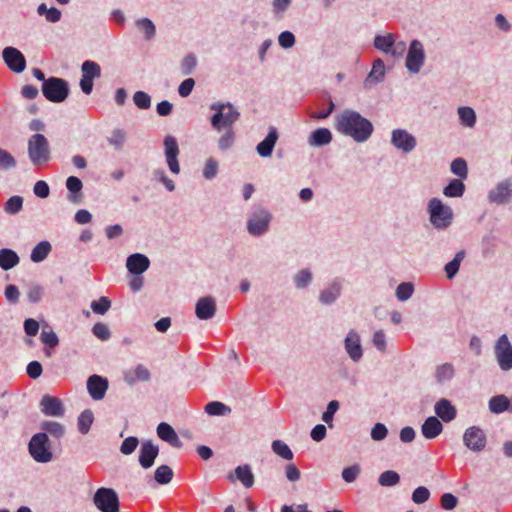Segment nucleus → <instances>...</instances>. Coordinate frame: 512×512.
<instances>
[{
	"mask_svg": "<svg viewBox=\"0 0 512 512\" xmlns=\"http://www.w3.org/2000/svg\"><path fill=\"white\" fill-rule=\"evenodd\" d=\"M334 128L344 136L351 137L357 143L366 142L372 135V122L352 109H344L335 116Z\"/></svg>",
	"mask_w": 512,
	"mask_h": 512,
	"instance_id": "f257e3e1",
	"label": "nucleus"
},
{
	"mask_svg": "<svg viewBox=\"0 0 512 512\" xmlns=\"http://www.w3.org/2000/svg\"><path fill=\"white\" fill-rule=\"evenodd\" d=\"M210 109L215 111L210 119L211 126L218 132L223 129H232L234 123L240 118V112L230 102H214L210 105Z\"/></svg>",
	"mask_w": 512,
	"mask_h": 512,
	"instance_id": "f03ea898",
	"label": "nucleus"
},
{
	"mask_svg": "<svg viewBox=\"0 0 512 512\" xmlns=\"http://www.w3.org/2000/svg\"><path fill=\"white\" fill-rule=\"evenodd\" d=\"M271 221V212L262 205H255L247 219V231L253 237H261L269 231Z\"/></svg>",
	"mask_w": 512,
	"mask_h": 512,
	"instance_id": "7ed1b4c3",
	"label": "nucleus"
},
{
	"mask_svg": "<svg viewBox=\"0 0 512 512\" xmlns=\"http://www.w3.org/2000/svg\"><path fill=\"white\" fill-rule=\"evenodd\" d=\"M427 212L432 226L437 230L447 229L453 221L454 213L450 206L440 199L432 198L428 201Z\"/></svg>",
	"mask_w": 512,
	"mask_h": 512,
	"instance_id": "20e7f679",
	"label": "nucleus"
},
{
	"mask_svg": "<svg viewBox=\"0 0 512 512\" xmlns=\"http://www.w3.org/2000/svg\"><path fill=\"white\" fill-rule=\"evenodd\" d=\"M28 452L37 463H49L54 458L51 441L45 432H38L31 437Z\"/></svg>",
	"mask_w": 512,
	"mask_h": 512,
	"instance_id": "39448f33",
	"label": "nucleus"
},
{
	"mask_svg": "<svg viewBox=\"0 0 512 512\" xmlns=\"http://www.w3.org/2000/svg\"><path fill=\"white\" fill-rule=\"evenodd\" d=\"M28 156L34 166H40L50 160L49 142L43 134H33L28 139Z\"/></svg>",
	"mask_w": 512,
	"mask_h": 512,
	"instance_id": "423d86ee",
	"label": "nucleus"
},
{
	"mask_svg": "<svg viewBox=\"0 0 512 512\" xmlns=\"http://www.w3.org/2000/svg\"><path fill=\"white\" fill-rule=\"evenodd\" d=\"M44 97L50 102L61 103L69 95L68 82L62 78L49 77L41 87Z\"/></svg>",
	"mask_w": 512,
	"mask_h": 512,
	"instance_id": "0eeeda50",
	"label": "nucleus"
},
{
	"mask_svg": "<svg viewBox=\"0 0 512 512\" xmlns=\"http://www.w3.org/2000/svg\"><path fill=\"white\" fill-rule=\"evenodd\" d=\"M93 502L101 512H119V497L112 488L97 489Z\"/></svg>",
	"mask_w": 512,
	"mask_h": 512,
	"instance_id": "6e6552de",
	"label": "nucleus"
},
{
	"mask_svg": "<svg viewBox=\"0 0 512 512\" xmlns=\"http://www.w3.org/2000/svg\"><path fill=\"white\" fill-rule=\"evenodd\" d=\"M101 77V67L93 60H86L81 65V79L79 86L85 95L93 91L94 80Z\"/></svg>",
	"mask_w": 512,
	"mask_h": 512,
	"instance_id": "1a4fd4ad",
	"label": "nucleus"
},
{
	"mask_svg": "<svg viewBox=\"0 0 512 512\" xmlns=\"http://www.w3.org/2000/svg\"><path fill=\"white\" fill-rule=\"evenodd\" d=\"M494 354L497 363L502 371L512 369V344L506 334L501 335L494 346Z\"/></svg>",
	"mask_w": 512,
	"mask_h": 512,
	"instance_id": "9d476101",
	"label": "nucleus"
},
{
	"mask_svg": "<svg viewBox=\"0 0 512 512\" xmlns=\"http://www.w3.org/2000/svg\"><path fill=\"white\" fill-rule=\"evenodd\" d=\"M512 200V179L499 181L487 194L490 204L506 205Z\"/></svg>",
	"mask_w": 512,
	"mask_h": 512,
	"instance_id": "9b49d317",
	"label": "nucleus"
},
{
	"mask_svg": "<svg viewBox=\"0 0 512 512\" xmlns=\"http://www.w3.org/2000/svg\"><path fill=\"white\" fill-rule=\"evenodd\" d=\"M425 61V52L423 44L417 40L414 39L410 42L405 66L407 70L411 73H418Z\"/></svg>",
	"mask_w": 512,
	"mask_h": 512,
	"instance_id": "f8f14e48",
	"label": "nucleus"
},
{
	"mask_svg": "<svg viewBox=\"0 0 512 512\" xmlns=\"http://www.w3.org/2000/svg\"><path fill=\"white\" fill-rule=\"evenodd\" d=\"M390 142L395 149L406 154L412 152L417 146L416 137L402 128L392 130Z\"/></svg>",
	"mask_w": 512,
	"mask_h": 512,
	"instance_id": "ddd939ff",
	"label": "nucleus"
},
{
	"mask_svg": "<svg viewBox=\"0 0 512 512\" xmlns=\"http://www.w3.org/2000/svg\"><path fill=\"white\" fill-rule=\"evenodd\" d=\"M163 146L166 163L168 165L169 170L173 174L178 175L181 171L180 164L178 161L180 150L176 138L172 135L165 136L163 140Z\"/></svg>",
	"mask_w": 512,
	"mask_h": 512,
	"instance_id": "4468645a",
	"label": "nucleus"
},
{
	"mask_svg": "<svg viewBox=\"0 0 512 512\" xmlns=\"http://www.w3.org/2000/svg\"><path fill=\"white\" fill-rule=\"evenodd\" d=\"M463 442L471 451L480 452L486 447V434L480 427L471 426L465 430Z\"/></svg>",
	"mask_w": 512,
	"mask_h": 512,
	"instance_id": "2eb2a0df",
	"label": "nucleus"
},
{
	"mask_svg": "<svg viewBox=\"0 0 512 512\" xmlns=\"http://www.w3.org/2000/svg\"><path fill=\"white\" fill-rule=\"evenodd\" d=\"M5 64L15 73H21L26 68V59L23 53L15 47H6L2 51Z\"/></svg>",
	"mask_w": 512,
	"mask_h": 512,
	"instance_id": "dca6fc26",
	"label": "nucleus"
},
{
	"mask_svg": "<svg viewBox=\"0 0 512 512\" xmlns=\"http://www.w3.org/2000/svg\"><path fill=\"white\" fill-rule=\"evenodd\" d=\"M344 349L353 362H359L363 357V348L359 333L351 329L344 339Z\"/></svg>",
	"mask_w": 512,
	"mask_h": 512,
	"instance_id": "f3484780",
	"label": "nucleus"
},
{
	"mask_svg": "<svg viewBox=\"0 0 512 512\" xmlns=\"http://www.w3.org/2000/svg\"><path fill=\"white\" fill-rule=\"evenodd\" d=\"M342 290V280L340 278H334L320 291L318 300L322 305H332L340 298Z\"/></svg>",
	"mask_w": 512,
	"mask_h": 512,
	"instance_id": "a211bd4d",
	"label": "nucleus"
},
{
	"mask_svg": "<svg viewBox=\"0 0 512 512\" xmlns=\"http://www.w3.org/2000/svg\"><path fill=\"white\" fill-rule=\"evenodd\" d=\"M159 454L158 445L151 440H144L139 450L138 462L143 469H149L153 466L155 459Z\"/></svg>",
	"mask_w": 512,
	"mask_h": 512,
	"instance_id": "6ab92c4d",
	"label": "nucleus"
},
{
	"mask_svg": "<svg viewBox=\"0 0 512 512\" xmlns=\"http://www.w3.org/2000/svg\"><path fill=\"white\" fill-rule=\"evenodd\" d=\"M41 412L50 417H62L65 413V408L62 401L51 395H44L40 401Z\"/></svg>",
	"mask_w": 512,
	"mask_h": 512,
	"instance_id": "aec40b11",
	"label": "nucleus"
},
{
	"mask_svg": "<svg viewBox=\"0 0 512 512\" xmlns=\"http://www.w3.org/2000/svg\"><path fill=\"white\" fill-rule=\"evenodd\" d=\"M108 387V380L102 376L94 374L87 379V390L93 400H102Z\"/></svg>",
	"mask_w": 512,
	"mask_h": 512,
	"instance_id": "412c9836",
	"label": "nucleus"
},
{
	"mask_svg": "<svg viewBox=\"0 0 512 512\" xmlns=\"http://www.w3.org/2000/svg\"><path fill=\"white\" fill-rule=\"evenodd\" d=\"M216 313V302L211 296L200 298L195 305V314L200 320H208Z\"/></svg>",
	"mask_w": 512,
	"mask_h": 512,
	"instance_id": "4be33fe9",
	"label": "nucleus"
},
{
	"mask_svg": "<svg viewBox=\"0 0 512 512\" xmlns=\"http://www.w3.org/2000/svg\"><path fill=\"white\" fill-rule=\"evenodd\" d=\"M150 265V260L147 256L140 253H135L128 256L126 260V267L131 274L140 275L144 273Z\"/></svg>",
	"mask_w": 512,
	"mask_h": 512,
	"instance_id": "5701e85b",
	"label": "nucleus"
},
{
	"mask_svg": "<svg viewBox=\"0 0 512 512\" xmlns=\"http://www.w3.org/2000/svg\"><path fill=\"white\" fill-rule=\"evenodd\" d=\"M436 417L441 419L443 422L449 423L456 418L457 410L452 403L442 398L438 400L434 406Z\"/></svg>",
	"mask_w": 512,
	"mask_h": 512,
	"instance_id": "b1692460",
	"label": "nucleus"
},
{
	"mask_svg": "<svg viewBox=\"0 0 512 512\" xmlns=\"http://www.w3.org/2000/svg\"><path fill=\"white\" fill-rule=\"evenodd\" d=\"M385 78V64L382 59L378 58L373 61L372 69L364 80V86L371 88L381 83Z\"/></svg>",
	"mask_w": 512,
	"mask_h": 512,
	"instance_id": "393cba45",
	"label": "nucleus"
},
{
	"mask_svg": "<svg viewBox=\"0 0 512 512\" xmlns=\"http://www.w3.org/2000/svg\"><path fill=\"white\" fill-rule=\"evenodd\" d=\"M278 137L277 129L275 127H270L268 135L256 146L257 153L261 157L271 156Z\"/></svg>",
	"mask_w": 512,
	"mask_h": 512,
	"instance_id": "a878e982",
	"label": "nucleus"
},
{
	"mask_svg": "<svg viewBox=\"0 0 512 512\" xmlns=\"http://www.w3.org/2000/svg\"><path fill=\"white\" fill-rule=\"evenodd\" d=\"M443 431V424L435 417H428L421 426V433L426 439H435Z\"/></svg>",
	"mask_w": 512,
	"mask_h": 512,
	"instance_id": "bb28decb",
	"label": "nucleus"
},
{
	"mask_svg": "<svg viewBox=\"0 0 512 512\" xmlns=\"http://www.w3.org/2000/svg\"><path fill=\"white\" fill-rule=\"evenodd\" d=\"M332 133L328 128H317L312 131L307 139L311 147H323L331 143Z\"/></svg>",
	"mask_w": 512,
	"mask_h": 512,
	"instance_id": "cd10ccee",
	"label": "nucleus"
},
{
	"mask_svg": "<svg viewBox=\"0 0 512 512\" xmlns=\"http://www.w3.org/2000/svg\"><path fill=\"white\" fill-rule=\"evenodd\" d=\"M157 435L163 441L169 443L171 446L175 448L182 447V442L179 439L175 430L167 423L162 422L157 427Z\"/></svg>",
	"mask_w": 512,
	"mask_h": 512,
	"instance_id": "c85d7f7f",
	"label": "nucleus"
},
{
	"mask_svg": "<svg viewBox=\"0 0 512 512\" xmlns=\"http://www.w3.org/2000/svg\"><path fill=\"white\" fill-rule=\"evenodd\" d=\"M151 374L149 370L142 364H138L134 369H130L124 373V380L133 385L137 381L147 382L150 380Z\"/></svg>",
	"mask_w": 512,
	"mask_h": 512,
	"instance_id": "c756f323",
	"label": "nucleus"
},
{
	"mask_svg": "<svg viewBox=\"0 0 512 512\" xmlns=\"http://www.w3.org/2000/svg\"><path fill=\"white\" fill-rule=\"evenodd\" d=\"M66 188L69 191V194L67 196L68 200L75 204L81 203V190L83 188L82 181L76 176H69L66 180Z\"/></svg>",
	"mask_w": 512,
	"mask_h": 512,
	"instance_id": "7c9ffc66",
	"label": "nucleus"
},
{
	"mask_svg": "<svg viewBox=\"0 0 512 512\" xmlns=\"http://www.w3.org/2000/svg\"><path fill=\"white\" fill-rule=\"evenodd\" d=\"M488 408L493 414L509 412V397L504 394L491 397L488 402Z\"/></svg>",
	"mask_w": 512,
	"mask_h": 512,
	"instance_id": "2f4dec72",
	"label": "nucleus"
},
{
	"mask_svg": "<svg viewBox=\"0 0 512 512\" xmlns=\"http://www.w3.org/2000/svg\"><path fill=\"white\" fill-rule=\"evenodd\" d=\"M313 281V273L310 269L304 268L297 271L293 276V284L298 290L307 289Z\"/></svg>",
	"mask_w": 512,
	"mask_h": 512,
	"instance_id": "473e14b6",
	"label": "nucleus"
},
{
	"mask_svg": "<svg viewBox=\"0 0 512 512\" xmlns=\"http://www.w3.org/2000/svg\"><path fill=\"white\" fill-rule=\"evenodd\" d=\"M19 256L15 251L8 248L0 250V267L3 270H10L19 263Z\"/></svg>",
	"mask_w": 512,
	"mask_h": 512,
	"instance_id": "72a5a7b5",
	"label": "nucleus"
},
{
	"mask_svg": "<svg viewBox=\"0 0 512 512\" xmlns=\"http://www.w3.org/2000/svg\"><path fill=\"white\" fill-rule=\"evenodd\" d=\"M43 432L55 439H61L66 434V428L63 424L56 421H43L40 425Z\"/></svg>",
	"mask_w": 512,
	"mask_h": 512,
	"instance_id": "f704fd0d",
	"label": "nucleus"
},
{
	"mask_svg": "<svg viewBox=\"0 0 512 512\" xmlns=\"http://www.w3.org/2000/svg\"><path fill=\"white\" fill-rule=\"evenodd\" d=\"M460 124L467 128H473L476 124V113L469 106H461L457 109Z\"/></svg>",
	"mask_w": 512,
	"mask_h": 512,
	"instance_id": "c9c22d12",
	"label": "nucleus"
},
{
	"mask_svg": "<svg viewBox=\"0 0 512 512\" xmlns=\"http://www.w3.org/2000/svg\"><path fill=\"white\" fill-rule=\"evenodd\" d=\"M51 250L52 246L50 242L41 241L32 249L30 258L34 263L42 262L47 258Z\"/></svg>",
	"mask_w": 512,
	"mask_h": 512,
	"instance_id": "e433bc0d",
	"label": "nucleus"
},
{
	"mask_svg": "<svg viewBox=\"0 0 512 512\" xmlns=\"http://www.w3.org/2000/svg\"><path fill=\"white\" fill-rule=\"evenodd\" d=\"M395 39L396 37L392 33H388L386 35H376L373 44L377 50L388 54L389 51L393 48Z\"/></svg>",
	"mask_w": 512,
	"mask_h": 512,
	"instance_id": "4c0bfd02",
	"label": "nucleus"
},
{
	"mask_svg": "<svg viewBox=\"0 0 512 512\" xmlns=\"http://www.w3.org/2000/svg\"><path fill=\"white\" fill-rule=\"evenodd\" d=\"M465 192V184L461 179H453L443 189V194L446 197L458 198L462 197Z\"/></svg>",
	"mask_w": 512,
	"mask_h": 512,
	"instance_id": "58836bf2",
	"label": "nucleus"
},
{
	"mask_svg": "<svg viewBox=\"0 0 512 512\" xmlns=\"http://www.w3.org/2000/svg\"><path fill=\"white\" fill-rule=\"evenodd\" d=\"M235 475L237 479L244 485L246 488H250L254 484V475L249 465L238 466L235 469Z\"/></svg>",
	"mask_w": 512,
	"mask_h": 512,
	"instance_id": "ea45409f",
	"label": "nucleus"
},
{
	"mask_svg": "<svg viewBox=\"0 0 512 512\" xmlns=\"http://www.w3.org/2000/svg\"><path fill=\"white\" fill-rule=\"evenodd\" d=\"M454 374L455 371L453 365L450 363H444L437 366L435 371V378L438 383L443 384L447 381H450L454 377Z\"/></svg>",
	"mask_w": 512,
	"mask_h": 512,
	"instance_id": "a19ab883",
	"label": "nucleus"
},
{
	"mask_svg": "<svg viewBox=\"0 0 512 512\" xmlns=\"http://www.w3.org/2000/svg\"><path fill=\"white\" fill-rule=\"evenodd\" d=\"M272 451L284 460L291 461L294 454L290 447L282 440H274L271 444Z\"/></svg>",
	"mask_w": 512,
	"mask_h": 512,
	"instance_id": "79ce46f5",
	"label": "nucleus"
},
{
	"mask_svg": "<svg viewBox=\"0 0 512 512\" xmlns=\"http://www.w3.org/2000/svg\"><path fill=\"white\" fill-rule=\"evenodd\" d=\"M94 416L93 412L89 409L84 410L77 419L78 430L82 435H85L89 432L91 425L93 423Z\"/></svg>",
	"mask_w": 512,
	"mask_h": 512,
	"instance_id": "37998d69",
	"label": "nucleus"
},
{
	"mask_svg": "<svg viewBox=\"0 0 512 512\" xmlns=\"http://www.w3.org/2000/svg\"><path fill=\"white\" fill-rule=\"evenodd\" d=\"M464 257L465 251L461 250L455 254L452 261L448 262L445 265L444 270L446 272V276L448 279H452L457 274L460 268V264L463 261Z\"/></svg>",
	"mask_w": 512,
	"mask_h": 512,
	"instance_id": "c03bdc74",
	"label": "nucleus"
},
{
	"mask_svg": "<svg viewBox=\"0 0 512 512\" xmlns=\"http://www.w3.org/2000/svg\"><path fill=\"white\" fill-rule=\"evenodd\" d=\"M126 140V132L123 129L119 128L114 129L107 139L108 143L112 145L114 149L117 151L123 150Z\"/></svg>",
	"mask_w": 512,
	"mask_h": 512,
	"instance_id": "a18cd8bd",
	"label": "nucleus"
},
{
	"mask_svg": "<svg viewBox=\"0 0 512 512\" xmlns=\"http://www.w3.org/2000/svg\"><path fill=\"white\" fill-rule=\"evenodd\" d=\"M173 470L168 465H161L157 467L154 472V479L160 485H166L173 479Z\"/></svg>",
	"mask_w": 512,
	"mask_h": 512,
	"instance_id": "49530a36",
	"label": "nucleus"
},
{
	"mask_svg": "<svg viewBox=\"0 0 512 512\" xmlns=\"http://www.w3.org/2000/svg\"><path fill=\"white\" fill-rule=\"evenodd\" d=\"M135 26L143 32L147 40H151L156 34V27L149 18H140L136 20Z\"/></svg>",
	"mask_w": 512,
	"mask_h": 512,
	"instance_id": "de8ad7c7",
	"label": "nucleus"
},
{
	"mask_svg": "<svg viewBox=\"0 0 512 512\" xmlns=\"http://www.w3.org/2000/svg\"><path fill=\"white\" fill-rule=\"evenodd\" d=\"M225 132L218 139V149L222 152L228 151L235 143L236 135L233 129H224Z\"/></svg>",
	"mask_w": 512,
	"mask_h": 512,
	"instance_id": "09e8293b",
	"label": "nucleus"
},
{
	"mask_svg": "<svg viewBox=\"0 0 512 512\" xmlns=\"http://www.w3.org/2000/svg\"><path fill=\"white\" fill-rule=\"evenodd\" d=\"M205 412L212 416H223L231 412V409L222 402L212 401L206 404Z\"/></svg>",
	"mask_w": 512,
	"mask_h": 512,
	"instance_id": "8fccbe9b",
	"label": "nucleus"
},
{
	"mask_svg": "<svg viewBox=\"0 0 512 512\" xmlns=\"http://www.w3.org/2000/svg\"><path fill=\"white\" fill-rule=\"evenodd\" d=\"M218 170H219L218 161L213 157H209L205 161V164L203 167V171H202L203 177L206 180H213L217 176Z\"/></svg>",
	"mask_w": 512,
	"mask_h": 512,
	"instance_id": "3c124183",
	"label": "nucleus"
},
{
	"mask_svg": "<svg viewBox=\"0 0 512 512\" xmlns=\"http://www.w3.org/2000/svg\"><path fill=\"white\" fill-rule=\"evenodd\" d=\"M23 207V198L21 196L15 195L10 197L4 204V211L7 214L15 215L22 210Z\"/></svg>",
	"mask_w": 512,
	"mask_h": 512,
	"instance_id": "603ef678",
	"label": "nucleus"
},
{
	"mask_svg": "<svg viewBox=\"0 0 512 512\" xmlns=\"http://www.w3.org/2000/svg\"><path fill=\"white\" fill-rule=\"evenodd\" d=\"M400 481V476L397 472L393 470H387L380 474L378 478V483L384 487H391L398 484Z\"/></svg>",
	"mask_w": 512,
	"mask_h": 512,
	"instance_id": "864d4df0",
	"label": "nucleus"
},
{
	"mask_svg": "<svg viewBox=\"0 0 512 512\" xmlns=\"http://www.w3.org/2000/svg\"><path fill=\"white\" fill-rule=\"evenodd\" d=\"M450 169L451 172L461 180L466 179L468 176L467 162L463 158L454 159L451 163Z\"/></svg>",
	"mask_w": 512,
	"mask_h": 512,
	"instance_id": "5fc2aeb1",
	"label": "nucleus"
},
{
	"mask_svg": "<svg viewBox=\"0 0 512 512\" xmlns=\"http://www.w3.org/2000/svg\"><path fill=\"white\" fill-rule=\"evenodd\" d=\"M17 166L14 156L7 150L0 148V170H10Z\"/></svg>",
	"mask_w": 512,
	"mask_h": 512,
	"instance_id": "6e6d98bb",
	"label": "nucleus"
},
{
	"mask_svg": "<svg viewBox=\"0 0 512 512\" xmlns=\"http://www.w3.org/2000/svg\"><path fill=\"white\" fill-rule=\"evenodd\" d=\"M152 175H153V178L155 180L159 181L160 183H162L169 192H172L175 190L174 181L166 175L164 169H162V168L154 169L152 172Z\"/></svg>",
	"mask_w": 512,
	"mask_h": 512,
	"instance_id": "4d7b16f0",
	"label": "nucleus"
},
{
	"mask_svg": "<svg viewBox=\"0 0 512 512\" xmlns=\"http://www.w3.org/2000/svg\"><path fill=\"white\" fill-rule=\"evenodd\" d=\"M339 409V402L332 400L328 403L326 410L322 414V420L331 428L333 427V417Z\"/></svg>",
	"mask_w": 512,
	"mask_h": 512,
	"instance_id": "13d9d810",
	"label": "nucleus"
},
{
	"mask_svg": "<svg viewBox=\"0 0 512 512\" xmlns=\"http://www.w3.org/2000/svg\"><path fill=\"white\" fill-rule=\"evenodd\" d=\"M134 104L143 110L149 109L151 106V97L144 91H137L133 95Z\"/></svg>",
	"mask_w": 512,
	"mask_h": 512,
	"instance_id": "bf43d9fd",
	"label": "nucleus"
},
{
	"mask_svg": "<svg viewBox=\"0 0 512 512\" xmlns=\"http://www.w3.org/2000/svg\"><path fill=\"white\" fill-rule=\"evenodd\" d=\"M197 65V58L194 54H187L181 62V70L184 75H190L193 73Z\"/></svg>",
	"mask_w": 512,
	"mask_h": 512,
	"instance_id": "052dcab7",
	"label": "nucleus"
},
{
	"mask_svg": "<svg viewBox=\"0 0 512 512\" xmlns=\"http://www.w3.org/2000/svg\"><path fill=\"white\" fill-rule=\"evenodd\" d=\"M139 444V440L135 436H129L123 440L120 445V452L124 455L132 454Z\"/></svg>",
	"mask_w": 512,
	"mask_h": 512,
	"instance_id": "680f3d73",
	"label": "nucleus"
},
{
	"mask_svg": "<svg viewBox=\"0 0 512 512\" xmlns=\"http://www.w3.org/2000/svg\"><path fill=\"white\" fill-rule=\"evenodd\" d=\"M414 288L413 285L409 282H403L398 285L396 289V297L400 301L408 300L413 294Z\"/></svg>",
	"mask_w": 512,
	"mask_h": 512,
	"instance_id": "e2e57ef3",
	"label": "nucleus"
},
{
	"mask_svg": "<svg viewBox=\"0 0 512 512\" xmlns=\"http://www.w3.org/2000/svg\"><path fill=\"white\" fill-rule=\"evenodd\" d=\"M110 307L111 301L105 296H102L98 301H93L91 303L92 311L100 315H104Z\"/></svg>",
	"mask_w": 512,
	"mask_h": 512,
	"instance_id": "0e129e2a",
	"label": "nucleus"
},
{
	"mask_svg": "<svg viewBox=\"0 0 512 512\" xmlns=\"http://www.w3.org/2000/svg\"><path fill=\"white\" fill-rule=\"evenodd\" d=\"M92 332L94 336H96L98 339L102 341H107L111 337L109 327L102 322L96 323L92 328Z\"/></svg>",
	"mask_w": 512,
	"mask_h": 512,
	"instance_id": "69168bd1",
	"label": "nucleus"
},
{
	"mask_svg": "<svg viewBox=\"0 0 512 512\" xmlns=\"http://www.w3.org/2000/svg\"><path fill=\"white\" fill-rule=\"evenodd\" d=\"M361 472V468L358 464L346 467L342 471V478L347 483L354 482Z\"/></svg>",
	"mask_w": 512,
	"mask_h": 512,
	"instance_id": "338daca9",
	"label": "nucleus"
},
{
	"mask_svg": "<svg viewBox=\"0 0 512 512\" xmlns=\"http://www.w3.org/2000/svg\"><path fill=\"white\" fill-rule=\"evenodd\" d=\"M374 347L380 351L385 352L387 349L386 335L383 330H377L372 337Z\"/></svg>",
	"mask_w": 512,
	"mask_h": 512,
	"instance_id": "774afa93",
	"label": "nucleus"
}]
</instances>
